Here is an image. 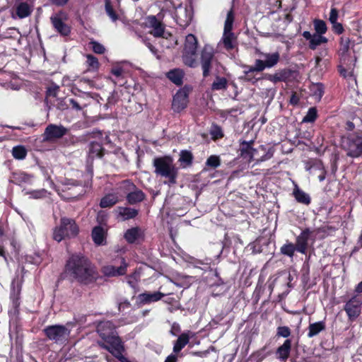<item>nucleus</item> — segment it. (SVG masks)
<instances>
[{"label":"nucleus","instance_id":"obj_53","mask_svg":"<svg viewBox=\"0 0 362 362\" xmlns=\"http://www.w3.org/2000/svg\"><path fill=\"white\" fill-rule=\"evenodd\" d=\"M299 101H300V97L298 95V93L296 92H292V94L291 95L290 100H289L290 104L295 106V105H298Z\"/></svg>","mask_w":362,"mask_h":362},{"label":"nucleus","instance_id":"obj_43","mask_svg":"<svg viewBox=\"0 0 362 362\" xmlns=\"http://www.w3.org/2000/svg\"><path fill=\"white\" fill-rule=\"evenodd\" d=\"M227 86V80L222 77H217L216 81H214L211 85V88L213 90H223L226 88Z\"/></svg>","mask_w":362,"mask_h":362},{"label":"nucleus","instance_id":"obj_59","mask_svg":"<svg viewBox=\"0 0 362 362\" xmlns=\"http://www.w3.org/2000/svg\"><path fill=\"white\" fill-rule=\"evenodd\" d=\"M165 362H177V357L171 354L166 358Z\"/></svg>","mask_w":362,"mask_h":362},{"label":"nucleus","instance_id":"obj_54","mask_svg":"<svg viewBox=\"0 0 362 362\" xmlns=\"http://www.w3.org/2000/svg\"><path fill=\"white\" fill-rule=\"evenodd\" d=\"M59 87L57 85L51 86V87L48 88V89H47V94L49 95H52V96L55 97L59 90Z\"/></svg>","mask_w":362,"mask_h":362},{"label":"nucleus","instance_id":"obj_12","mask_svg":"<svg viewBox=\"0 0 362 362\" xmlns=\"http://www.w3.org/2000/svg\"><path fill=\"white\" fill-rule=\"evenodd\" d=\"M264 60L257 59L254 66H250V73L255 71H262L265 68H272L274 66L280 59V54L276 52L274 53L264 54Z\"/></svg>","mask_w":362,"mask_h":362},{"label":"nucleus","instance_id":"obj_33","mask_svg":"<svg viewBox=\"0 0 362 362\" xmlns=\"http://www.w3.org/2000/svg\"><path fill=\"white\" fill-rule=\"evenodd\" d=\"M183 76V72L180 69L171 70L167 74L168 78L177 86H180L182 83Z\"/></svg>","mask_w":362,"mask_h":362},{"label":"nucleus","instance_id":"obj_30","mask_svg":"<svg viewBox=\"0 0 362 362\" xmlns=\"http://www.w3.org/2000/svg\"><path fill=\"white\" fill-rule=\"evenodd\" d=\"M296 251L298 252V248L295 243L289 242L288 240H286V243L280 247V252L291 258L294 256L295 252Z\"/></svg>","mask_w":362,"mask_h":362},{"label":"nucleus","instance_id":"obj_36","mask_svg":"<svg viewBox=\"0 0 362 362\" xmlns=\"http://www.w3.org/2000/svg\"><path fill=\"white\" fill-rule=\"evenodd\" d=\"M92 238L95 244L102 245L104 240L103 228L101 226L94 227L92 231Z\"/></svg>","mask_w":362,"mask_h":362},{"label":"nucleus","instance_id":"obj_3","mask_svg":"<svg viewBox=\"0 0 362 362\" xmlns=\"http://www.w3.org/2000/svg\"><path fill=\"white\" fill-rule=\"evenodd\" d=\"M155 168L154 173L163 177L168 179L169 185H175L177 182L178 169L173 163V160L170 156L155 158L153 162Z\"/></svg>","mask_w":362,"mask_h":362},{"label":"nucleus","instance_id":"obj_51","mask_svg":"<svg viewBox=\"0 0 362 362\" xmlns=\"http://www.w3.org/2000/svg\"><path fill=\"white\" fill-rule=\"evenodd\" d=\"M339 17V11L337 8L332 7L330 11L329 21L331 23H334L337 21Z\"/></svg>","mask_w":362,"mask_h":362},{"label":"nucleus","instance_id":"obj_11","mask_svg":"<svg viewBox=\"0 0 362 362\" xmlns=\"http://www.w3.org/2000/svg\"><path fill=\"white\" fill-rule=\"evenodd\" d=\"M214 61V51L212 47L206 45L201 52L200 63L203 71V76L206 78L210 75Z\"/></svg>","mask_w":362,"mask_h":362},{"label":"nucleus","instance_id":"obj_40","mask_svg":"<svg viewBox=\"0 0 362 362\" xmlns=\"http://www.w3.org/2000/svg\"><path fill=\"white\" fill-rule=\"evenodd\" d=\"M314 27L317 35H322L327 30V25L322 20L316 19L314 21Z\"/></svg>","mask_w":362,"mask_h":362},{"label":"nucleus","instance_id":"obj_6","mask_svg":"<svg viewBox=\"0 0 362 362\" xmlns=\"http://www.w3.org/2000/svg\"><path fill=\"white\" fill-rule=\"evenodd\" d=\"M74 326L71 322H68L66 325H49L43 329L46 337L55 343H63L68 339L70 335V328Z\"/></svg>","mask_w":362,"mask_h":362},{"label":"nucleus","instance_id":"obj_52","mask_svg":"<svg viewBox=\"0 0 362 362\" xmlns=\"http://www.w3.org/2000/svg\"><path fill=\"white\" fill-rule=\"evenodd\" d=\"M332 24V30L334 33L340 35L344 32V28L341 23H338L337 21Z\"/></svg>","mask_w":362,"mask_h":362},{"label":"nucleus","instance_id":"obj_38","mask_svg":"<svg viewBox=\"0 0 362 362\" xmlns=\"http://www.w3.org/2000/svg\"><path fill=\"white\" fill-rule=\"evenodd\" d=\"M31 13V9L27 3H21L16 8V14L20 18L28 16Z\"/></svg>","mask_w":362,"mask_h":362},{"label":"nucleus","instance_id":"obj_22","mask_svg":"<svg viewBox=\"0 0 362 362\" xmlns=\"http://www.w3.org/2000/svg\"><path fill=\"white\" fill-rule=\"evenodd\" d=\"M350 40L346 37H341L340 41L339 54L341 64H346V61L353 59L349 55Z\"/></svg>","mask_w":362,"mask_h":362},{"label":"nucleus","instance_id":"obj_57","mask_svg":"<svg viewBox=\"0 0 362 362\" xmlns=\"http://www.w3.org/2000/svg\"><path fill=\"white\" fill-rule=\"evenodd\" d=\"M111 73L113 75H115V76L119 77L122 76V74L123 73V69L120 67L114 68V69H112Z\"/></svg>","mask_w":362,"mask_h":362},{"label":"nucleus","instance_id":"obj_31","mask_svg":"<svg viewBox=\"0 0 362 362\" xmlns=\"http://www.w3.org/2000/svg\"><path fill=\"white\" fill-rule=\"evenodd\" d=\"M189 340V338L188 334L185 333L181 334L175 342L173 351L175 353L180 351L188 344Z\"/></svg>","mask_w":362,"mask_h":362},{"label":"nucleus","instance_id":"obj_42","mask_svg":"<svg viewBox=\"0 0 362 362\" xmlns=\"http://www.w3.org/2000/svg\"><path fill=\"white\" fill-rule=\"evenodd\" d=\"M291 334V329L288 326H279L276 328V336L277 337H283L286 338V339H289L288 337Z\"/></svg>","mask_w":362,"mask_h":362},{"label":"nucleus","instance_id":"obj_17","mask_svg":"<svg viewBox=\"0 0 362 362\" xmlns=\"http://www.w3.org/2000/svg\"><path fill=\"white\" fill-rule=\"evenodd\" d=\"M313 231L309 228L303 229L300 233L296 238V243L298 252L301 254H306L308 248V241L311 238Z\"/></svg>","mask_w":362,"mask_h":362},{"label":"nucleus","instance_id":"obj_10","mask_svg":"<svg viewBox=\"0 0 362 362\" xmlns=\"http://www.w3.org/2000/svg\"><path fill=\"white\" fill-rule=\"evenodd\" d=\"M362 309L361 297L358 295L353 296L347 300L344 306L348 320L350 322L355 321L361 315Z\"/></svg>","mask_w":362,"mask_h":362},{"label":"nucleus","instance_id":"obj_56","mask_svg":"<svg viewBox=\"0 0 362 362\" xmlns=\"http://www.w3.org/2000/svg\"><path fill=\"white\" fill-rule=\"evenodd\" d=\"M146 45L150 49V51L154 54L157 56V58L159 59V56L158 55L157 49L149 42H145Z\"/></svg>","mask_w":362,"mask_h":362},{"label":"nucleus","instance_id":"obj_41","mask_svg":"<svg viewBox=\"0 0 362 362\" xmlns=\"http://www.w3.org/2000/svg\"><path fill=\"white\" fill-rule=\"evenodd\" d=\"M317 118V110L316 107L309 108L306 115L303 119V122H314Z\"/></svg>","mask_w":362,"mask_h":362},{"label":"nucleus","instance_id":"obj_19","mask_svg":"<svg viewBox=\"0 0 362 362\" xmlns=\"http://www.w3.org/2000/svg\"><path fill=\"white\" fill-rule=\"evenodd\" d=\"M120 266L107 265L103 268V272L107 276H118L126 273L127 264L124 258H120Z\"/></svg>","mask_w":362,"mask_h":362},{"label":"nucleus","instance_id":"obj_26","mask_svg":"<svg viewBox=\"0 0 362 362\" xmlns=\"http://www.w3.org/2000/svg\"><path fill=\"white\" fill-rule=\"evenodd\" d=\"M194 159L193 154L187 150H182L180 153L178 161L182 168H187L192 165Z\"/></svg>","mask_w":362,"mask_h":362},{"label":"nucleus","instance_id":"obj_1","mask_svg":"<svg viewBox=\"0 0 362 362\" xmlns=\"http://www.w3.org/2000/svg\"><path fill=\"white\" fill-rule=\"evenodd\" d=\"M65 273L69 278L79 283L88 284L97 278L95 267L86 257L73 255L67 260Z\"/></svg>","mask_w":362,"mask_h":362},{"label":"nucleus","instance_id":"obj_20","mask_svg":"<svg viewBox=\"0 0 362 362\" xmlns=\"http://www.w3.org/2000/svg\"><path fill=\"white\" fill-rule=\"evenodd\" d=\"M293 71L289 69H283L274 74H267L265 78L274 83L286 82L292 77Z\"/></svg>","mask_w":362,"mask_h":362},{"label":"nucleus","instance_id":"obj_62","mask_svg":"<svg viewBox=\"0 0 362 362\" xmlns=\"http://www.w3.org/2000/svg\"><path fill=\"white\" fill-rule=\"evenodd\" d=\"M355 292L358 293H362V281L357 284V286L355 288Z\"/></svg>","mask_w":362,"mask_h":362},{"label":"nucleus","instance_id":"obj_18","mask_svg":"<svg viewBox=\"0 0 362 362\" xmlns=\"http://www.w3.org/2000/svg\"><path fill=\"white\" fill-rule=\"evenodd\" d=\"M188 95L184 90H180L173 96L172 109L175 112H180L187 107Z\"/></svg>","mask_w":362,"mask_h":362},{"label":"nucleus","instance_id":"obj_45","mask_svg":"<svg viewBox=\"0 0 362 362\" xmlns=\"http://www.w3.org/2000/svg\"><path fill=\"white\" fill-rule=\"evenodd\" d=\"M316 167L321 170V174L318 175V180L320 182H322L325 180L327 175V170L323 165V163L320 160H317L315 161Z\"/></svg>","mask_w":362,"mask_h":362},{"label":"nucleus","instance_id":"obj_39","mask_svg":"<svg viewBox=\"0 0 362 362\" xmlns=\"http://www.w3.org/2000/svg\"><path fill=\"white\" fill-rule=\"evenodd\" d=\"M13 156L18 160H22L25 158L27 155V151L23 146H17L12 149Z\"/></svg>","mask_w":362,"mask_h":362},{"label":"nucleus","instance_id":"obj_8","mask_svg":"<svg viewBox=\"0 0 362 362\" xmlns=\"http://www.w3.org/2000/svg\"><path fill=\"white\" fill-rule=\"evenodd\" d=\"M344 149L351 158H358L362 155V136L349 135L343 141Z\"/></svg>","mask_w":362,"mask_h":362},{"label":"nucleus","instance_id":"obj_2","mask_svg":"<svg viewBox=\"0 0 362 362\" xmlns=\"http://www.w3.org/2000/svg\"><path fill=\"white\" fill-rule=\"evenodd\" d=\"M97 332L104 342H98V344L104 349L107 350L112 354L117 349L123 347L122 341L115 330V326L110 321L100 322L97 326Z\"/></svg>","mask_w":362,"mask_h":362},{"label":"nucleus","instance_id":"obj_47","mask_svg":"<svg viewBox=\"0 0 362 362\" xmlns=\"http://www.w3.org/2000/svg\"><path fill=\"white\" fill-rule=\"evenodd\" d=\"M90 45H91L93 51L96 54H103L105 51V47L96 41L90 42Z\"/></svg>","mask_w":362,"mask_h":362},{"label":"nucleus","instance_id":"obj_35","mask_svg":"<svg viewBox=\"0 0 362 362\" xmlns=\"http://www.w3.org/2000/svg\"><path fill=\"white\" fill-rule=\"evenodd\" d=\"M327 41H328V40L327 37H325L322 35H320L314 34L313 37L311 38V40L309 42L308 47L310 49L315 50V49H316L317 46H319L323 43H327Z\"/></svg>","mask_w":362,"mask_h":362},{"label":"nucleus","instance_id":"obj_44","mask_svg":"<svg viewBox=\"0 0 362 362\" xmlns=\"http://www.w3.org/2000/svg\"><path fill=\"white\" fill-rule=\"evenodd\" d=\"M105 11L112 21H116L118 19V15L116 13L109 0L105 1Z\"/></svg>","mask_w":362,"mask_h":362},{"label":"nucleus","instance_id":"obj_4","mask_svg":"<svg viewBox=\"0 0 362 362\" xmlns=\"http://www.w3.org/2000/svg\"><path fill=\"white\" fill-rule=\"evenodd\" d=\"M149 33L155 37H162L167 40L166 43L162 42V45L166 48L171 47L177 42L174 40L172 34L165 30V25L161 21L155 16H149L146 18Z\"/></svg>","mask_w":362,"mask_h":362},{"label":"nucleus","instance_id":"obj_49","mask_svg":"<svg viewBox=\"0 0 362 362\" xmlns=\"http://www.w3.org/2000/svg\"><path fill=\"white\" fill-rule=\"evenodd\" d=\"M280 278H284V279L288 280L287 285L288 287H292L291 282L293 280V277L289 272H281V273H279V276L274 279V281H277Z\"/></svg>","mask_w":362,"mask_h":362},{"label":"nucleus","instance_id":"obj_64","mask_svg":"<svg viewBox=\"0 0 362 362\" xmlns=\"http://www.w3.org/2000/svg\"><path fill=\"white\" fill-rule=\"evenodd\" d=\"M21 178L24 182H28L30 180V177L26 174H21Z\"/></svg>","mask_w":362,"mask_h":362},{"label":"nucleus","instance_id":"obj_5","mask_svg":"<svg viewBox=\"0 0 362 362\" xmlns=\"http://www.w3.org/2000/svg\"><path fill=\"white\" fill-rule=\"evenodd\" d=\"M78 233V227L72 218L63 217L60 220V226L56 227L53 232V238L57 242L66 237H75Z\"/></svg>","mask_w":362,"mask_h":362},{"label":"nucleus","instance_id":"obj_28","mask_svg":"<svg viewBox=\"0 0 362 362\" xmlns=\"http://www.w3.org/2000/svg\"><path fill=\"white\" fill-rule=\"evenodd\" d=\"M356 59L354 57V59H350L349 61H346V65L349 66L348 69H346L343 66V65L338 66V71L341 76L344 78H347L349 76H353V69L355 66V62Z\"/></svg>","mask_w":362,"mask_h":362},{"label":"nucleus","instance_id":"obj_34","mask_svg":"<svg viewBox=\"0 0 362 362\" xmlns=\"http://www.w3.org/2000/svg\"><path fill=\"white\" fill-rule=\"evenodd\" d=\"M140 236V228L139 227L128 229L124 233V238L129 243H134Z\"/></svg>","mask_w":362,"mask_h":362},{"label":"nucleus","instance_id":"obj_29","mask_svg":"<svg viewBox=\"0 0 362 362\" xmlns=\"http://www.w3.org/2000/svg\"><path fill=\"white\" fill-rule=\"evenodd\" d=\"M118 202L119 199L116 194H108L101 199L100 206L101 208H109L116 204Z\"/></svg>","mask_w":362,"mask_h":362},{"label":"nucleus","instance_id":"obj_58","mask_svg":"<svg viewBox=\"0 0 362 362\" xmlns=\"http://www.w3.org/2000/svg\"><path fill=\"white\" fill-rule=\"evenodd\" d=\"M69 103L70 104L72 105V107L78 111L81 110L82 109V107H81V105L78 104V103L77 101H76L74 99H70L69 100Z\"/></svg>","mask_w":362,"mask_h":362},{"label":"nucleus","instance_id":"obj_60","mask_svg":"<svg viewBox=\"0 0 362 362\" xmlns=\"http://www.w3.org/2000/svg\"><path fill=\"white\" fill-rule=\"evenodd\" d=\"M130 305V303L129 301L125 300L124 302L120 303L119 304V310H121L122 309H124L125 307H129Z\"/></svg>","mask_w":362,"mask_h":362},{"label":"nucleus","instance_id":"obj_48","mask_svg":"<svg viewBox=\"0 0 362 362\" xmlns=\"http://www.w3.org/2000/svg\"><path fill=\"white\" fill-rule=\"evenodd\" d=\"M238 151L242 157H247L249 156V142L245 141H243L240 144Z\"/></svg>","mask_w":362,"mask_h":362},{"label":"nucleus","instance_id":"obj_25","mask_svg":"<svg viewBox=\"0 0 362 362\" xmlns=\"http://www.w3.org/2000/svg\"><path fill=\"white\" fill-rule=\"evenodd\" d=\"M88 154L91 158L95 157L102 158L104 156V148L102 147V144L96 141L90 142Z\"/></svg>","mask_w":362,"mask_h":362},{"label":"nucleus","instance_id":"obj_9","mask_svg":"<svg viewBox=\"0 0 362 362\" xmlns=\"http://www.w3.org/2000/svg\"><path fill=\"white\" fill-rule=\"evenodd\" d=\"M274 150L268 144H257L250 140V161L257 163L271 158L273 156Z\"/></svg>","mask_w":362,"mask_h":362},{"label":"nucleus","instance_id":"obj_37","mask_svg":"<svg viewBox=\"0 0 362 362\" xmlns=\"http://www.w3.org/2000/svg\"><path fill=\"white\" fill-rule=\"evenodd\" d=\"M310 91L315 98L320 100L325 93L324 85L321 83H313L310 87Z\"/></svg>","mask_w":362,"mask_h":362},{"label":"nucleus","instance_id":"obj_32","mask_svg":"<svg viewBox=\"0 0 362 362\" xmlns=\"http://www.w3.org/2000/svg\"><path fill=\"white\" fill-rule=\"evenodd\" d=\"M293 194L296 200L300 204L308 205L310 203V197L303 190L298 187L293 190Z\"/></svg>","mask_w":362,"mask_h":362},{"label":"nucleus","instance_id":"obj_50","mask_svg":"<svg viewBox=\"0 0 362 362\" xmlns=\"http://www.w3.org/2000/svg\"><path fill=\"white\" fill-rule=\"evenodd\" d=\"M87 63L88 66L92 67L93 69H98L99 66V62L98 59L91 54L87 55Z\"/></svg>","mask_w":362,"mask_h":362},{"label":"nucleus","instance_id":"obj_23","mask_svg":"<svg viewBox=\"0 0 362 362\" xmlns=\"http://www.w3.org/2000/svg\"><path fill=\"white\" fill-rule=\"evenodd\" d=\"M326 329V322L324 320L310 323L308 327L307 336L308 338H313L318 335L321 332Z\"/></svg>","mask_w":362,"mask_h":362},{"label":"nucleus","instance_id":"obj_15","mask_svg":"<svg viewBox=\"0 0 362 362\" xmlns=\"http://www.w3.org/2000/svg\"><path fill=\"white\" fill-rule=\"evenodd\" d=\"M68 129L62 125L50 124L45 129L42 134L43 141H52L59 139L66 134Z\"/></svg>","mask_w":362,"mask_h":362},{"label":"nucleus","instance_id":"obj_46","mask_svg":"<svg viewBox=\"0 0 362 362\" xmlns=\"http://www.w3.org/2000/svg\"><path fill=\"white\" fill-rule=\"evenodd\" d=\"M206 164L207 166L216 168L221 165V161L218 156H211L208 158Z\"/></svg>","mask_w":362,"mask_h":362},{"label":"nucleus","instance_id":"obj_63","mask_svg":"<svg viewBox=\"0 0 362 362\" xmlns=\"http://www.w3.org/2000/svg\"><path fill=\"white\" fill-rule=\"evenodd\" d=\"M216 138H221L223 136V134L220 129H218L217 131L212 133Z\"/></svg>","mask_w":362,"mask_h":362},{"label":"nucleus","instance_id":"obj_16","mask_svg":"<svg viewBox=\"0 0 362 362\" xmlns=\"http://www.w3.org/2000/svg\"><path fill=\"white\" fill-rule=\"evenodd\" d=\"M234 16L232 10L229 11L227 13V18L224 25V33L223 42L225 47L227 49H231L233 47V33L231 32L233 28Z\"/></svg>","mask_w":362,"mask_h":362},{"label":"nucleus","instance_id":"obj_61","mask_svg":"<svg viewBox=\"0 0 362 362\" xmlns=\"http://www.w3.org/2000/svg\"><path fill=\"white\" fill-rule=\"evenodd\" d=\"M303 36L308 40H310L313 37V35H311V33L309 31H304L303 33Z\"/></svg>","mask_w":362,"mask_h":362},{"label":"nucleus","instance_id":"obj_7","mask_svg":"<svg viewBox=\"0 0 362 362\" xmlns=\"http://www.w3.org/2000/svg\"><path fill=\"white\" fill-rule=\"evenodd\" d=\"M197 45V39L194 35L189 34L186 36L182 53V61L185 65L191 68H195L197 66L196 60Z\"/></svg>","mask_w":362,"mask_h":362},{"label":"nucleus","instance_id":"obj_21","mask_svg":"<svg viewBox=\"0 0 362 362\" xmlns=\"http://www.w3.org/2000/svg\"><path fill=\"white\" fill-rule=\"evenodd\" d=\"M292 341L291 339H285L283 344L279 346L275 352L276 358L281 362H286L290 356Z\"/></svg>","mask_w":362,"mask_h":362},{"label":"nucleus","instance_id":"obj_24","mask_svg":"<svg viewBox=\"0 0 362 362\" xmlns=\"http://www.w3.org/2000/svg\"><path fill=\"white\" fill-rule=\"evenodd\" d=\"M165 295L159 291L154 293H144L139 296L142 303H148L160 300Z\"/></svg>","mask_w":362,"mask_h":362},{"label":"nucleus","instance_id":"obj_13","mask_svg":"<svg viewBox=\"0 0 362 362\" xmlns=\"http://www.w3.org/2000/svg\"><path fill=\"white\" fill-rule=\"evenodd\" d=\"M67 15L63 11H59L50 17L54 30L62 36H68L71 33V27L65 23Z\"/></svg>","mask_w":362,"mask_h":362},{"label":"nucleus","instance_id":"obj_55","mask_svg":"<svg viewBox=\"0 0 362 362\" xmlns=\"http://www.w3.org/2000/svg\"><path fill=\"white\" fill-rule=\"evenodd\" d=\"M50 2L57 6H64L69 2V0H50Z\"/></svg>","mask_w":362,"mask_h":362},{"label":"nucleus","instance_id":"obj_27","mask_svg":"<svg viewBox=\"0 0 362 362\" xmlns=\"http://www.w3.org/2000/svg\"><path fill=\"white\" fill-rule=\"evenodd\" d=\"M117 211L123 221L134 218L138 215V210L129 207H118Z\"/></svg>","mask_w":362,"mask_h":362},{"label":"nucleus","instance_id":"obj_14","mask_svg":"<svg viewBox=\"0 0 362 362\" xmlns=\"http://www.w3.org/2000/svg\"><path fill=\"white\" fill-rule=\"evenodd\" d=\"M123 187L127 191L126 198L128 203L130 204H134L141 202L145 199V194L141 189H138L136 185L130 181H124Z\"/></svg>","mask_w":362,"mask_h":362}]
</instances>
